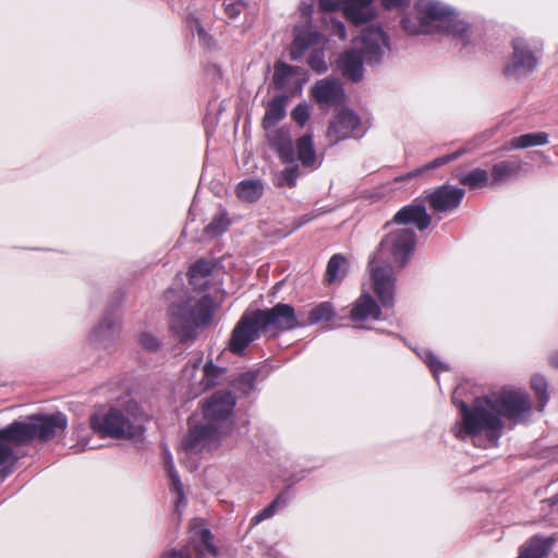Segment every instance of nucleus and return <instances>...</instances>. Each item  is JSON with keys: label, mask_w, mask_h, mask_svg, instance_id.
I'll return each mask as SVG.
<instances>
[{"label": "nucleus", "mask_w": 558, "mask_h": 558, "mask_svg": "<svg viewBox=\"0 0 558 558\" xmlns=\"http://www.w3.org/2000/svg\"><path fill=\"white\" fill-rule=\"evenodd\" d=\"M550 547L549 539L535 536L521 546L518 558H545Z\"/></svg>", "instance_id": "23"}, {"label": "nucleus", "mask_w": 558, "mask_h": 558, "mask_svg": "<svg viewBox=\"0 0 558 558\" xmlns=\"http://www.w3.org/2000/svg\"><path fill=\"white\" fill-rule=\"evenodd\" d=\"M166 468L171 481V489L177 494L175 506L179 507L183 501H185V496L183 485L180 481L179 474L174 469V464L170 454L166 460Z\"/></svg>", "instance_id": "35"}, {"label": "nucleus", "mask_w": 558, "mask_h": 558, "mask_svg": "<svg viewBox=\"0 0 558 558\" xmlns=\"http://www.w3.org/2000/svg\"><path fill=\"white\" fill-rule=\"evenodd\" d=\"M12 423L24 444L34 439L49 440L63 433L68 426L66 416L60 412L50 415H33L25 421Z\"/></svg>", "instance_id": "8"}, {"label": "nucleus", "mask_w": 558, "mask_h": 558, "mask_svg": "<svg viewBox=\"0 0 558 558\" xmlns=\"http://www.w3.org/2000/svg\"><path fill=\"white\" fill-rule=\"evenodd\" d=\"M226 11H227L228 15L231 17H235L240 14V11L236 8V5L231 4V3L226 4Z\"/></svg>", "instance_id": "50"}, {"label": "nucleus", "mask_w": 558, "mask_h": 558, "mask_svg": "<svg viewBox=\"0 0 558 558\" xmlns=\"http://www.w3.org/2000/svg\"><path fill=\"white\" fill-rule=\"evenodd\" d=\"M416 236L409 228H398L389 232L379 243L369 262L373 291L381 306L391 307L395 302V274L392 266L402 268L411 257Z\"/></svg>", "instance_id": "2"}, {"label": "nucleus", "mask_w": 558, "mask_h": 558, "mask_svg": "<svg viewBox=\"0 0 558 558\" xmlns=\"http://www.w3.org/2000/svg\"><path fill=\"white\" fill-rule=\"evenodd\" d=\"M531 388L533 389L537 400L538 409L543 411L549 400L548 384L546 379L541 375H534L531 378Z\"/></svg>", "instance_id": "37"}, {"label": "nucleus", "mask_w": 558, "mask_h": 558, "mask_svg": "<svg viewBox=\"0 0 558 558\" xmlns=\"http://www.w3.org/2000/svg\"><path fill=\"white\" fill-rule=\"evenodd\" d=\"M469 150H470L469 147H463V148L456 150L454 153L435 158L434 160L426 163L425 166L408 172L404 177L397 178L396 181L404 180V179H412L418 174H422L425 171L441 167L450 161L458 159L459 157H461L463 154H465Z\"/></svg>", "instance_id": "27"}, {"label": "nucleus", "mask_w": 558, "mask_h": 558, "mask_svg": "<svg viewBox=\"0 0 558 558\" xmlns=\"http://www.w3.org/2000/svg\"><path fill=\"white\" fill-rule=\"evenodd\" d=\"M548 143V134L545 132L527 133L511 140V147L527 148L532 146L545 145Z\"/></svg>", "instance_id": "33"}, {"label": "nucleus", "mask_w": 558, "mask_h": 558, "mask_svg": "<svg viewBox=\"0 0 558 558\" xmlns=\"http://www.w3.org/2000/svg\"><path fill=\"white\" fill-rule=\"evenodd\" d=\"M296 153L298 159L303 166L313 168L317 167V158L312 135H303L296 141Z\"/></svg>", "instance_id": "25"}, {"label": "nucleus", "mask_w": 558, "mask_h": 558, "mask_svg": "<svg viewBox=\"0 0 558 558\" xmlns=\"http://www.w3.org/2000/svg\"><path fill=\"white\" fill-rule=\"evenodd\" d=\"M113 319L105 317L94 331L95 337L105 338L112 333Z\"/></svg>", "instance_id": "45"}, {"label": "nucleus", "mask_w": 558, "mask_h": 558, "mask_svg": "<svg viewBox=\"0 0 558 558\" xmlns=\"http://www.w3.org/2000/svg\"><path fill=\"white\" fill-rule=\"evenodd\" d=\"M393 222L398 225L413 223L420 230L426 229L430 223V216L421 204H412L402 207L393 218Z\"/></svg>", "instance_id": "19"}, {"label": "nucleus", "mask_w": 558, "mask_h": 558, "mask_svg": "<svg viewBox=\"0 0 558 558\" xmlns=\"http://www.w3.org/2000/svg\"><path fill=\"white\" fill-rule=\"evenodd\" d=\"M266 131L268 145L278 154L282 162L292 163L295 161L293 143L289 131L283 128L269 129Z\"/></svg>", "instance_id": "17"}, {"label": "nucleus", "mask_w": 558, "mask_h": 558, "mask_svg": "<svg viewBox=\"0 0 558 558\" xmlns=\"http://www.w3.org/2000/svg\"><path fill=\"white\" fill-rule=\"evenodd\" d=\"M550 365L558 368V352L554 353L551 356H550Z\"/></svg>", "instance_id": "51"}, {"label": "nucleus", "mask_w": 558, "mask_h": 558, "mask_svg": "<svg viewBox=\"0 0 558 558\" xmlns=\"http://www.w3.org/2000/svg\"><path fill=\"white\" fill-rule=\"evenodd\" d=\"M161 558H193V556H192L189 545H186L182 549L172 548V549L163 551V554L161 555Z\"/></svg>", "instance_id": "47"}, {"label": "nucleus", "mask_w": 558, "mask_h": 558, "mask_svg": "<svg viewBox=\"0 0 558 558\" xmlns=\"http://www.w3.org/2000/svg\"><path fill=\"white\" fill-rule=\"evenodd\" d=\"M458 387L452 402L460 410V420L451 432L459 439L472 437L477 447L496 446L505 427L504 418L513 424L529 420L532 405L529 396L520 390H505L501 393L476 398L472 407L458 401Z\"/></svg>", "instance_id": "1"}, {"label": "nucleus", "mask_w": 558, "mask_h": 558, "mask_svg": "<svg viewBox=\"0 0 558 558\" xmlns=\"http://www.w3.org/2000/svg\"><path fill=\"white\" fill-rule=\"evenodd\" d=\"M386 9L402 8L410 3V0H381Z\"/></svg>", "instance_id": "49"}, {"label": "nucleus", "mask_w": 558, "mask_h": 558, "mask_svg": "<svg viewBox=\"0 0 558 558\" xmlns=\"http://www.w3.org/2000/svg\"><path fill=\"white\" fill-rule=\"evenodd\" d=\"M196 29L199 38L205 39L207 37L205 29L199 24L196 25Z\"/></svg>", "instance_id": "52"}, {"label": "nucleus", "mask_w": 558, "mask_h": 558, "mask_svg": "<svg viewBox=\"0 0 558 558\" xmlns=\"http://www.w3.org/2000/svg\"><path fill=\"white\" fill-rule=\"evenodd\" d=\"M213 270V264L205 259L197 260L194 265L191 266L189 271V281L192 286L196 288H202L205 283L201 280L205 279L210 275Z\"/></svg>", "instance_id": "32"}, {"label": "nucleus", "mask_w": 558, "mask_h": 558, "mask_svg": "<svg viewBox=\"0 0 558 558\" xmlns=\"http://www.w3.org/2000/svg\"><path fill=\"white\" fill-rule=\"evenodd\" d=\"M214 315V303L209 295L191 298L172 311L171 329L181 342L192 341L197 329L207 326Z\"/></svg>", "instance_id": "5"}, {"label": "nucleus", "mask_w": 558, "mask_h": 558, "mask_svg": "<svg viewBox=\"0 0 558 558\" xmlns=\"http://www.w3.org/2000/svg\"><path fill=\"white\" fill-rule=\"evenodd\" d=\"M195 551L196 558L217 557L219 550L214 544V535L201 521H194L187 543Z\"/></svg>", "instance_id": "15"}, {"label": "nucleus", "mask_w": 558, "mask_h": 558, "mask_svg": "<svg viewBox=\"0 0 558 558\" xmlns=\"http://www.w3.org/2000/svg\"><path fill=\"white\" fill-rule=\"evenodd\" d=\"M25 445L13 423L0 429V476L12 473L19 456L14 449Z\"/></svg>", "instance_id": "12"}, {"label": "nucleus", "mask_w": 558, "mask_h": 558, "mask_svg": "<svg viewBox=\"0 0 558 558\" xmlns=\"http://www.w3.org/2000/svg\"><path fill=\"white\" fill-rule=\"evenodd\" d=\"M291 117L295 123L300 126H304L311 117L308 105L306 102L296 105L291 112Z\"/></svg>", "instance_id": "43"}, {"label": "nucleus", "mask_w": 558, "mask_h": 558, "mask_svg": "<svg viewBox=\"0 0 558 558\" xmlns=\"http://www.w3.org/2000/svg\"><path fill=\"white\" fill-rule=\"evenodd\" d=\"M512 48V58L505 72L508 75H525L533 72L537 66V58L526 41L520 37L514 38Z\"/></svg>", "instance_id": "13"}, {"label": "nucleus", "mask_w": 558, "mask_h": 558, "mask_svg": "<svg viewBox=\"0 0 558 558\" xmlns=\"http://www.w3.org/2000/svg\"><path fill=\"white\" fill-rule=\"evenodd\" d=\"M457 178L462 185L471 189H481L492 183L488 171L480 168L465 174H459Z\"/></svg>", "instance_id": "30"}, {"label": "nucleus", "mask_w": 558, "mask_h": 558, "mask_svg": "<svg viewBox=\"0 0 558 558\" xmlns=\"http://www.w3.org/2000/svg\"><path fill=\"white\" fill-rule=\"evenodd\" d=\"M336 315L335 308L330 302H322L313 307L308 314V324L329 322Z\"/></svg>", "instance_id": "34"}, {"label": "nucleus", "mask_w": 558, "mask_h": 558, "mask_svg": "<svg viewBox=\"0 0 558 558\" xmlns=\"http://www.w3.org/2000/svg\"><path fill=\"white\" fill-rule=\"evenodd\" d=\"M327 25L331 35L338 36L341 40H344L347 38L345 26L341 21L330 19Z\"/></svg>", "instance_id": "46"}, {"label": "nucleus", "mask_w": 558, "mask_h": 558, "mask_svg": "<svg viewBox=\"0 0 558 558\" xmlns=\"http://www.w3.org/2000/svg\"><path fill=\"white\" fill-rule=\"evenodd\" d=\"M296 68L283 62L275 64L272 83L277 89H287L292 76L296 73Z\"/></svg>", "instance_id": "31"}, {"label": "nucleus", "mask_w": 558, "mask_h": 558, "mask_svg": "<svg viewBox=\"0 0 558 558\" xmlns=\"http://www.w3.org/2000/svg\"><path fill=\"white\" fill-rule=\"evenodd\" d=\"M308 65L317 73H324L327 71L328 65L325 60V53L323 50H314L308 57Z\"/></svg>", "instance_id": "42"}, {"label": "nucleus", "mask_w": 558, "mask_h": 558, "mask_svg": "<svg viewBox=\"0 0 558 558\" xmlns=\"http://www.w3.org/2000/svg\"><path fill=\"white\" fill-rule=\"evenodd\" d=\"M291 166L283 169L278 177L279 185H288L290 187L294 186L296 180L299 178V166L294 163H290Z\"/></svg>", "instance_id": "40"}, {"label": "nucleus", "mask_w": 558, "mask_h": 558, "mask_svg": "<svg viewBox=\"0 0 558 558\" xmlns=\"http://www.w3.org/2000/svg\"><path fill=\"white\" fill-rule=\"evenodd\" d=\"M92 429L101 437L114 439H138L143 436V426L134 416H126L122 411L111 408L106 413L90 416Z\"/></svg>", "instance_id": "7"}, {"label": "nucleus", "mask_w": 558, "mask_h": 558, "mask_svg": "<svg viewBox=\"0 0 558 558\" xmlns=\"http://www.w3.org/2000/svg\"><path fill=\"white\" fill-rule=\"evenodd\" d=\"M263 184L258 180L242 181L236 186V195L248 203L256 202L263 194Z\"/></svg>", "instance_id": "29"}, {"label": "nucleus", "mask_w": 558, "mask_h": 558, "mask_svg": "<svg viewBox=\"0 0 558 558\" xmlns=\"http://www.w3.org/2000/svg\"><path fill=\"white\" fill-rule=\"evenodd\" d=\"M287 99V96H277L268 102L263 118V128L265 130L272 129L284 118Z\"/></svg>", "instance_id": "22"}, {"label": "nucleus", "mask_w": 558, "mask_h": 558, "mask_svg": "<svg viewBox=\"0 0 558 558\" xmlns=\"http://www.w3.org/2000/svg\"><path fill=\"white\" fill-rule=\"evenodd\" d=\"M320 34L316 31H312L311 28L298 31L295 29V36L293 40V49H292V57L293 59H296L299 56H301L304 50L310 48L311 46L318 44L320 40Z\"/></svg>", "instance_id": "24"}, {"label": "nucleus", "mask_w": 558, "mask_h": 558, "mask_svg": "<svg viewBox=\"0 0 558 558\" xmlns=\"http://www.w3.org/2000/svg\"><path fill=\"white\" fill-rule=\"evenodd\" d=\"M354 47L341 54L338 68L342 75L353 82L363 77V63H378L389 50V38L379 27H368L360 39L353 40Z\"/></svg>", "instance_id": "4"}, {"label": "nucleus", "mask_w": 558, "mask_h": 558, "mask_svg": "<svg viewBox=\"0 0 558 558\" xmlns=\"http://www.w3.org/2000/svg\"><path fill=\"white\" fill-rule=\"evenodd\" d=\"M348 271V259L341 254L331 256L327 264L325 280L328 284L341 281Z\"/></svg>", "instance_id": "26"}, {"label": "nucleus", "mask_w": 558, "mask_h": 558, "mask_svg": "<svg viewBox=\"0 0 558 558\" xmlns=\"http://www.w3.org/2000/svg\"><path fill=\"white\" fill-rule=\"evenodd\" d=\"M289 497L286 494L277 496L266 508L253 517V524H258L264 520L270 519L277 511L278 508L287 506Z\"/></svg>", "instance_id": "36"}, {"label": "nucleus", "mask_w": 558, "mask_h": 558, "mask_svg": "<svg viewBox=\"0 0 558 558\" xmlns=\"http://www.w3.org/2000/svg\"><path fill=\"white\" fill-rule=\"evenodd\" d=\"M254 313L263 331L281 332L301 326L295 315L294 307L290 304L278 303L272 308L257 310Z\"/></svg>", "instance_id": "10"}, {"label": "nucleus", "mask_w": 558, "mask_h": 558, "mask_svg": "<svg viewBox=\"0 0 558 558\" xmlns=\"http://www.w3.org/2000/svg\"><path fill=\"white\" fill-rule=\"evenodd\" d=\"M312 219H313V217H312V216L306 215V216H304V217L302 218V221H301V222H299L296 227H300V226L304 225L305 222L311 221Z\"/></svg>", "instance_id": "53"}, {"label": "nucleus", "mask_w": 558, "mask_h": 558, "mask_svg": "<svg viewBox=\"0 0 558 558\" xmlns=\"http://www.w3.org/2000/svg\"><path fill=\"white\" fill-rule=\"evenodd\" d=\"M340 4L343 7L342 0H318L319 10L326 13L337 11Z\"/></svg>", "instance_id": "48"}, {"label": "nucleus", "mask_w": 558, "mask_h": 558, "mask_svg": "<svg viewBox=\"0 0 558 558\" xmlns=\"http://www.w3.org/2000/svg\"><path fill=\"white\" fill-rule=\"evenodd\" d=\"M359 126V116L352 110L342 109L330 121L326 135L330 144H337L353 137Z\"/></svg>", "instance_id": "14"}, {"label": "nucleus", "mask_w": 558, "mask_h": 558, "mask_svg": "<svg viewBox=\"0 0 558 558\" xmlns=\"http://www.w3.org/2000/svg\"><path fill=\"white\" fill-rule=\"evenodd\" d=\"M257 320L254 312L242 315L229 340V350L232 353L241 354L250 343L259 338L263 329Z\"/></svg>", "instance_id": "11"}, {"label": "nucleus", "mask_w": 558, "mask_h": 558, "mask_svg": "<svg viewBox=\"0 0 558 558\" xmlns=\"http://www.w3.org/2000/svg\"><path fill=\"white\" fill-rule=\"evenodd\" d=\"M141 345L148 351H157L160 348L159 340L148 332H143L138 339Z\"/></svg>", "instance_id": "44"}, {"label": "nucleus", "mask_w": 558, "mask_h": 558, "mask_svg": "<svg viewBox=\"0 0 558 558\" xmlns=\"http://www.w3.org/2000/svg\"><path fill=\"white\" fill-rule=\"evenodd\" d=\"M464 197V190L452 185H441L427 196L434 211L442 213L457 208Z\"/></svg>", "instance_id": "16"}, {"label": "nucleus", "mask_w": 558, "mask_h": 558, "mask_svg": "<svg viewBox=\"0 0 558 558\" xmlns=\"http://www.w3.org/2000/svg\"><path fill=\"white\" fill-rule=\"evenodd\" d=\"M256 375L253 372H247L242 375H240L234 380V387L240 390L242 393H248L251 390H253L255 385Z\"/></svg>", "instance_id": "41"}, {"label": "nucleus", "mask_w": 558, "mask_h": 558, "mask_svg": "<svg viewBox=\"0 0 558 558\" xmlns=\"http://www.w3.org/2000/svg\"><path fill=\"white\" fill-rule=\"evenodd\" d=\"M520 171V163L515 161H501L492 169V184H501L514 178Z\"/></svg>", "instance_id": "28"}, {"label": "nucleus", "mask_w": 558, "mask_h": 558, "mask_svg": "<svg viewBox=\"0 0 558 558\" xmlns=\"http://www.w3.org/2000/svg\"><path fill=\"white\" fill-rule=\"evenodd\" d=\"M381 310L379 304L367 292H363L352 304L350 317L355 323L379 319Z\"/></svg>", "instance_id": "18"}, {"label": "nucleus", "mask_w": 558, "mask_h": 558, "mask_svg": "<svg viewBox=\"0 0 558 558\" xmlns=\"http://www.w3.org/2000/svg\"><path fill=\"white\" fill-rule=\"evenodd\" d=\"M230 221L227 213L222 211L214 217L211 222L205 228V233L211 238L222 234L229 227Z\"/></svg>", "instance_id": "38"}, {"label": "nucleus", "mask_w": 558, "mask_h": 558, "mask_svg": "<svg viewBox=\"0 0 558 558\" xmlns=\"http://www.w3.org/2000/svg\"><path fill=\"white\" fill-rule=\"evenodd\" d=\"M343 14L355 25L364 24L374 19L373 0H342Z\"/></svg>", "instance_id": "20"}, {"label": "nucleus", "mask_w": 558, "mask_h": 558, "mask_svg": "<svg viewBox=\"0 0 558 558\" xmlns=\"http://www.w3.org/2000/svg\"><path fill=\"white\" fill-rule=\"evenodd\" d=\"M235 398L230 391L214 393L203 405V422L190 428L183 442L187 452L213 449L223 435L231 429V414Z\"/></svg>", "instance_id": "3"}, {"label": "nucleus", "mask_w": 558, "mask_h": 558, "mask_svg": "<svg viewBox=\"0 0 558 558\" xmlns=\"http://www.w3.org/2000/svg\"><path fill=\"white\" fill-rule=\"evenodd\" d=\"M421 359L428 365L430 371L437 375L439 372H446L449 369L448 365L440 362L437 356L429 350H423L420 354Z\"/></svg>", "instance_id": "39"}, {"label": "nucleus", "mask_w": 558, "mask_h": 558, "mask_svg": "<svg viewBox=\"0 0 558 558\" xmlns=\"http://www.w3.org/2000/svg\"><path fill=\"white\" fill-rule=\"evenodd\" d=\"M202 356L197 357L194 362H189L182 371V380L186 381L190 386V393L193 397L213 388L217 385L218 379L225 372V368L214 365L208 362L204 365L201 378H197V372L202 364Z\"/></svg>", "instance_id": "9"}, {"label": "nucleus", "mask_w": 558, "mask_h": 558, "mask_svg": "<svg viewBox=\"0 0 558 558\" xmlns=\"http://www.w3.org/2000/svg\"><path fill=\"white\" fill-rule=\"evenodd\" d=\"M312 95L320 105H333L341 101L343 88L337 81L322 80L312 88Z\"/></svg>", "instance_id": "21"}, {"label": "nucleus", "mask_w": 558, "mask_h": 558, "mask_svg": "<svg viewBox=\"0 0 558 558\" xmlns=\"http://www.w3.org/2000/svg\"><path fill=\"white\" fill-rule=\"evenodd\" d=\"M415 8L421 16V24L412 26L410 19L401 21L403 29L409 34H422L426 32L429 22H438L447 33L456 37L464 38L468 33V24L459 21L453 12L436 0H417Z\"/></svg>", "instance_id": "6"}]
</instances>
